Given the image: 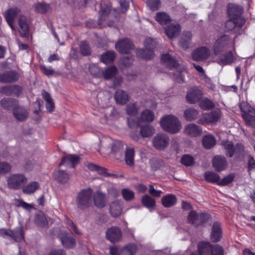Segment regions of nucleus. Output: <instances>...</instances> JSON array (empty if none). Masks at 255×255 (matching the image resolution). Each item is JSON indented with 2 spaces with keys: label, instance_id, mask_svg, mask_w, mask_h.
I'll return each instance as SVG.
<instances>
[{
  "label": "nucleus",
  "instance_id": "f257e3e1",
  "mask_svg": "<svg viewBox=\"0 0 255 255\" xmlns=\"http://www.w3.org/2000/svg\"><path fill=\"white\" fill-rule=\"evenodd\" d=\"M235 49V41L229 35L224 34L217 38L214 43L213 51L215 55H218L229 50Z\"/></svg>",
  "mask_w": 255,
  "mask_h": 255
},
{
  "label": "nucleus",
  "instance_id": "f03ea898",
  "mask_svg": "<svg viewBox=\"0 0 255 255\" xmlns=\"http://www.w3.org/2000/svg\"><path fill=\"white\" fill-rule=\"evenodd\" d=\"M160 123L163 129L170 133L178 132L182 128L181 122L173 115L163 117L161 118Z\"/></svg>",
  "mask_w": 255,
  "mask_h": 255
},
{
  "label": "nucleus",
  "instance_id": "7ed1b4c3",
  "mask_svg": "<svg viewBox=\"0 0 255 255\" xmlns=\"http://www.w3.org/2000/svg\"><path fill=\"white\" fill-rule=\"evenodd\" d=\"M27 182V178L22 173H13L7 178L8 188L14 190L22 189Z\"/></svg>",
  "mask_w": 255,
  "mask_h": 255
},
{
  "label": "nucleus",
  "instance_id": "20e7f679",
  "mask_svg": "<svg viewBox=\"0 0 255 255\" xmlns=\"http://www.w3.org/2000/svg\"><path fill=\"white\" fill-rule=\"evenodd\" d=\"M156 46V42L155 40L151 38H147L144 41L145 49H137L136 54L140 58L149 60L154 56L153 50Z\"/></svg>",
  "mask_w": 255,
  "mask_h": 255
},
{
  "label": "nucleus",
  "instance_id": "39448f33",
  "mask_svg": "<svg viewBox=\"0 0 255 255\" xmlns=\"http://www.w3.org/2000/svg\"><path fill=\"white\" fill-rule=\"evenodd\" d=\"M92 196L93 190L90 188L79 192L76 199L78 208L85 209L90 207L92 204Z\"/></svg>",
  "mask_w": 255,
  "mask_h": 255
},
{
  "label": "nucleus",
  "instance_id": "423d86ee",
  "mask_svg": "<svg viewBox=\"0 0 255 255\" xmlns=\"http://www.w3.org/2000/svg\"><path fill=\"white\" fill-rule=\"evenodd\" d=\"M240 106L241 110L244 113L242 117L247 125L255 128V110L245 102H242Z\"/></svg>",
  "mask_w": 255,
  "mask_h": 255
},
{
  "label": "nucleus",
  "instance_id": "0eeeda50",
  "mask_svg": "<svg viewBox=\"0 0 255 255\" xmlns=\"http://www.w3.org/2000/svg\"><path fill=\"white\" fill-rule=\"evenodd\" d=\"M210 215L204 213H197L195 211H190L188 216V222L195 227L201 226L206 223L210 219Z\"/></svg>",
  "mask_w": 255,
  "mask_h": 255
},
{
  "label": "nucleus",
  "instance_id": "6e6552de",
  "mask_svg": "<svg viewBox=\"0 0 255 255\" xmlns=\"http://www.w3.org/2000/svg\"><path fill=\"white\" fill-rule=\"evenodd\" d=\"M221 116V112L220 110L212 111L210 113L202 114L199 119L198 123L201 125L214 124L220 120Z\"/></svg>",
  "mask_w": 255,
  "mask_h": 255
},
{
  "label": "nucleus",
  "instance_id": "1a4fd4ad",
  "mask_svg": "<svg viewBox=\"0 0 255 255\" xmlns=\"http://www.w3.org/2000/svg\"><path fill=\"white\" fill-rule=\"evenodd\" d=\"M169 138L165 133L156 135L152 139L153 146L158 150H163L169 145Z\"/></svg>",
  "mask_w": 255,
  "mask_h": 255
},
{
  "label": "nucleus",
  "instance_id": "9d476101",
  "mask_svg": "<svg viewBox=\"0 0 255 255\" xmlns=\"http://www.w3.org/2000/svg\"><path fill=\"white\" fill-rule=\"evenodd\" d=\"M211 52L209 48L202 46L195 49L192 53V59L196 61H203L207 59Z\"/></svg>",
  "mask_w": 255,
  "mask_h": 255
},
{
  "label": "nucleus",
  "instance_id": "9b49d317",
  "mask_svg": "<svg viewBox=\"0 0 255 255\" xmlns=\"http://www.w3.org/2000/svg\"><path fill=\"white\" fill-rule=\"evenodd\" d=\"M122 237L121 230L117 227H111L108 229L106 232V239L113 243L120 241Z\"/></svg>",
  "mask_w": 255,
  "mask_h": 255
},
{
  "label": "nucleus",
  "instance_id": "f8f14e48",
  "mask_svg": "<svg viewBox=\"0 0 255 255\" xmlns=\"http://www.w3.org/2000/svg\"><path fill=\"white\" fill-rule=\"evenodd\" d=\"M202 92L199 87L191 88L187 93L186 98L187 102L190 104H194L199 102L201 99Z\"/></svg>",
  "mask_w": 255,
  "mask_h": 255
},
{
  "label": "nucleus",
  "instance_id": "ddd939ff",
  "mask_svg": "<svg viewBox=\"0 0 255 255\" xmlns=\"http://www.w3.org/2000/svg\"><path fill=\"white\" fill-rule=\"evenodd\" d=\"M132 47L133 44L128 38L119 39L115 44L116 49L122 54L128 53Z\"/></svg>",
  "mask_w": 255,
  "mask_h": 255
},
{
  "label": "nucleus",
  "instance_id": "4468645a",
  "mask_svg": "<svg viewBox=\"0 0 255 255\" xmlns=\"http://www.w3.org/2000/svg\"><path fill=\"white\" fill-rule=\"evenodd\" d=\"M19 78L18 73L14 71H9L0 74V82L2 83H14Z\"/></svg>",
  "mask_w": 255,
  "mask_h": 255
},
{
  "label": "nucleus",
  "instance_id": "2eb2a0df",
  "mask_svg": "<svg viewBox=\"0 0 255 255\" xmlns=\"http://www.w3.org/2000/svg\"><path fill=\"white\" fill-rule=\"evenodd\" d=\"M20 12V9L17 7H12L7 9L4 13V16L12 30H14L13 21L17 14Z\"/></svg>",
  "mask_w": 255,
  "mask_h": 255
},
{
  "label": "nucleus",
  "instance_id": "dca6fc26",
  "mask_svg": "<svg viewBox=\"0 0 255 255\" xmlns=\"http://www.w3.org/2000/svg\"><path fill=\"white\" fill-rule=\"evenodd\" d=\"M232 51V50H229L217 55L218 57V63L223 66L232 63L234 61V58Z\"/></svg>",
  "mask_w": 255,
  "mask_h": 255
},
{
  "label": "nucleus",
  "instance_id": "f3484780",
  "mask_svg": "<svg viewBox=\"0 0 255 255\" xmlns=\"http://www.w3.org/2000/svg\"><path fill=\"white\" fill-rule=\"evenodd\" d=\"M222 235L221 224L218 222H215L213 223L210 235L211 241L214 243L219 242L221 240Z\"/></svg>",
  "mask_w": 255,
  "mask_h": 255
},
{
  "label": "nucleus",
  "instance_id": "a211bd4d",
  "mask_svg": "<svg viewBox=\"0 0 255 255\" xmlns=\"http://www.w3.org/2000/svg\"><path fill=\"white\" fill-rule=\"evenodd\" d=\"M100 6L101 10L99 11L100 18L99 24L101 25L103 24V22L106 21L109 16V14L111 8L108 2L107 3L105 1H102Z\"/></svg>",
  "mask_w": 255,
  "mask_h": 255
},
{
  "label": "nucleus",
  "instance_id": "6ab92c4d",
  "mask_svg": "<svg viewBox=\"0 0 255 255\" xmlns=\"http://www.w3.org/2000/svg\"><path fill=\"white\" fill-rule=\"evenodd\" d=\"M13 116L17 121L23 122L27 119L28 112L25 108L18 105L13 110Z\"/></svg>",
  "mask_w": 255,
  "mask_h": 255
},
{
  "label": "nucleus",
  "instance_id": "aec40b11",
  "mask_svg": "<svg viewBox=\"0 0 255 255\" xmlns=\"http://www.w3.org/2000/svg\"><path fill=\"white\" fill-rule=\"evenodd\" d=\"M243 11L242 7L238 5L230 3L228 6V13L231 18H242L241 17Z\"/></svg>",
  "mask_w": 255,
  "mask_h": 255
},
{
  "label": "nucleus",
  "instance_id": "412c9836",
  "mask_svg": "<svg viewBox=\"0 0 255 255\" xmlns=\"http://www.w3.org/2000/svg\"><path fill=\"white\" fill-rule=\"evenodd\" d=\"M185 134L191 137H196L202 133V128L194 124H189L184 128Z\"/></svg>",
  "mask_w": 255,
  "mask_h": 255
},
{
  "label": "nucleus",
  "instance_id": "4be33fe9",
  "mask_svg": "<svg viewBox=\"0 0 255 255\" xmlns=\"http://www.w3.org/2000/svg\"><path fill=\"white\" fill-rule=\"evenodd\" d=\"M93 201L95 205L99 208L104 207L107 203L106 194L100 191H97L94 193Z\"/></svg>",
  "mask_w": 255,
  "mask_h": 255
},
{
  "label": "nucleus",
  "instance_id": "5701e85b",
  "mask_svg": "<svg viewBox=\"0 0 255 255\" xmlns=\"http://www.w3.org/2000/svg\"><path fill=\"white\" fill-rule=\"evenodd\" d=\"M213 166L217 171L224 170L227 167V161L225 157L215 156L212 160Z\"/></svg>",
  "mask_w": 255,
  "mask_h": 255
},
{
  "label": "nucleus",
  "instance_id": "b1692460",
  "mask_svg": "<svg viewBox=\"0 0 255 255\" xmlns=\"http://www.w3.org/2000/svg\"><path fill=\"white\" fill-rule=\"evenodd\" d=\"M122 203L117 200L112 202L110 205V213L114 218L120 216L122 212Z\"/></svg>",
  "mask_w": 255,
  "mask_h": 255
},
{
  "label": "nucleus",
  "instance_id": "393cba45",
  "mask_svg": "<svg viewBox=\"0 0 255 255\" xmlns=\"http://www.w3.org/2000/svg\"><path fill=\"white\" fill-rule=\"evenodd\" d=\"M245 20L243 18L230 19L225 23V27L229 30H232L235 28H240L244 24Z\"/></svg>",
  "mask_w": 255,
  "mask_h": 255
},
{
  "label": "nucleus",
  "instance_id": "a878e982",
  "mask_svg": "<svg viewBox=\"0 0 255 255\" xmlns=\"http://www.w3.org/2000/svg\"><path fill=\"white\" fill-rule=\"evenodd\" d=\"M79 160L80 158L78 156L68 154L63 157L59 166L65 164L67 166H70L71 167L74 168L75 165L79 162Z\"/></svg>",
  "mask_w": 255,
  "mask_h": 255
},
{
  "label": "nucleus",
  "instance_id": "bb28decb",
  "mask_svg": "<svg viewBox=\"0 0 255 255\" xmlns=\"http://www.w3.org/2000/svg\"><path fill=\"white\" fill-rule=\"evenodd\" d=\"M181 27L178 24H172L167 26L164 30L168 38L171 39L176 37L179 34Z\"/></svg>",
  "mask_w": 255,
  "mask_h": 255
},
{
  "label": "nucleus",
  "instance_id": "cd10ccee",
  "mask_svg": "<svg viewBox=\"0 0 255 255\" xmlns=\"http://www.w3.org/2000/svg\"><path fill=\"white\" fill-rule=\"evenodd\" d=\"M59 239L63 247L67 249L73 248L76 245V241L72 237L69 236L67 233L61 234Z\"/></svg>",
  "mask_w": 255,
  "mask_h": 255
},
{
  "label": "nucleus",
  "instance_id": "c85d7f7f",
  "mask_svg": "<svg viewBox=\"0 0 255 255\" xmlns=\"http://www.w3.org/2000/svg\"><path fill=\"white\" fill-rule=\"evenodd\" d=\"M18 104V101L13 98H3L0 102L1 107L6 110L14 109Z\"/></svg>",
  "mask_w": 255,
  "mask_h": 255
},
{
  "label": "nucleus",
  "instance_id": "c756f323",
  "mask_svg": "<svg viewBox=\"0 0 255 255\" xmlns=\"http://www.w3.org/2000/svg\"><path fill=\"white\" fill-rule=\"evenodd\" d=\"M116 102L120 105H125L129 101V96L122 90H117L114 95Z\"/></svg>",
  "mask_w": 255,
  "mask_h": 255
},
{
  "label": "nucleus",
  "instance_id": "7c9ffc66",
  "mask_svg": "<svg viewBox=\"0 0 255 255\" xmlns=\"http://www.w3.org/2000/svg\"><path fill=\"white\" fill-rule=\"evenodd\" d=\"M34 11L37 13L45 14L51 9L50 5L45 2H37L33 5Z\"/></svg>",
  "mask_w": 255,
  "mask_h": 255
},
{
  "label": "nucleus",
  "instance_id": "2f4dec72",
  "mask_svg": "<svg viewBox=\"0 0 255 255\" xmlns=\"http://www.w3.org/2000/svg\"><path fill=\"white\" fill-rule=\"evenodd\" d=\"M18 31L22 37L26 36L29 32V27L25 17L21 16L18 19Z\"/></svg>",
  "mask_w": 255,
  "mask_h": 255
},
{
  "label": "nucleus",
  "instance_id": "473e14b6",
  "mask_svg": "<svg viewBox=\"0 0 255 255\" xmlns=\"http://www.w3.org/2000/svg\"><path fill=\"white\" fill-rule=\"evenodd\" d=\"M155 20L160 25H166L171 21V18L169 15L164 11L156 13L155 16Z\"/></svg>",
  "mask_w": 255,
  "mask_h": 255
},
{
  "label": "nucleus",
  "instance_id": "72a5a7b5",
  "mask_svg": "<svg viewBox=\"0 0 255 255\" xmlns=\"http://www.w3.org/2000/svg\"><path fill=\"white\" fill-rule=\"evenodd\" d=\"M191 38L192 34L191 32H184L179 41L180 46L183 49L188 48L190 46Z\"/></svg>",
  "mask_w": 255,
  "mask_h": 255
},
{
  "label": "nucleus",
  "instance_id": "f704fd0d",
  "mask_svg": "<svg viewBox=\"0 0 255 255\" xmlns=\"http://www.w3.org/2000/svg\"><path fill=\"white\" fill-rule=\"evenodd\" d=\"M161 60L170 68H177L178 66L177 61L169 54H163L161 56Z\"/></svg>",
  "mask_w": 255,
  "mask_h": 255
},
{
  "label": "nucleus",
  "instance_id": "c9c22d12",
  "mask_svg": "<svg viewBox=\"0 0 255 255\" xmlns=\"http://www.w3.org/2000/svg\"><path fill=\"white\" fill-rule=\"evenodd\" d=\"M162 205L166 208L172 207L177 202V198L173 194H167L161 198Z\"/></svg>",
  "mask_w": 255,
  "mask_h": 255
},
{
  "label": "nucleus",
  "instance_id": "e433bc0d",
  "mask_svg": "<svg viewBox=\"0 0 255 255\" xmlns=\"http://www.w3.org/2000/svg\"><path fill=\"white\" fill-rule=\"evenodd\" d=\"M199 116V112L196 109L189 108L186 109L184 112V118L188 122H192L196 120Z\"/></svg>",
  "mask_w": 255,
  "mask_h": 255
},
{
  "label": "nucleus",
  "instance_id": "4c0bfd02",
  "mask_svg": "<svg viewBox=\"0 0 255 255\" xmlns=\"http://www.w3.org/2000/svg\"><path fill=\"white\" fill-rule=\"evenodd\" d=\"M134 150L132 147L127 146L125 152V161L129 166H134Z\"/></svg>",
  "mask_w": 255,
  "mask_h": 255
},
{
  "label": "nucleus",
  "instance_id": "58836bf2",
  "mask_svg": "<svg viewBox=\"0 0 255 255\" xmlns=\"http://www.w3.org/2000/svg\"><path fill=\"white\" fill-rule=\"evenodd\" d=\"M9 237L13 239L15 242H19L24 240V235L22 227H19L14 230H11Z\"/></svg>",
  "mask_w": 255,
  "mask_h": 255
},
{
  "label": "nucleus",
  "instance_id": "ea45409f",
  "mask_svg": "<svg viewBox=\"0 0 255 255\" xmlns=\"http://www.w3.org/2000/svg\"><path fill=\"white\" fill-rule=\"evenodd\" d=\"M54 177L58 182L61 183L67 182L69 179V175L64 171L58 170L54 171L53 173Z\"/></svg>",
  "mask_w": 255,
  "mask_h": 255
},
{
  "label": "nucleus",
  "instance_id": "a19ab883",
  "mask_svg": "<svg viewBox=\"0 0 255 255\" xmlns=\"http://www.w3.org/2000/svg\"><path fill=\"white\" fill-rule=\"evenodd\" d=\"M212 246L209 242H201L199 243L198 245V253L201 255L211 253Z\"/></svg>",
  "mask_w": 255,
  "mask_h": 255
},
{
  "label": "nucleus",
  "instance_id": "79ce46f5",
  "mask_svg": "<svg viewBox=\"0 0 255 255\" xmlns=\"http://www.w3.org/2000/svg\"><path fill=\"white\" fill-rule=\"evenodd\" d=\"M202 143L205 148L210 149L216 144V140L213 135L207 134L203 137Z\"/></svg>",
  "mask_w": 255,
  "mask_h": 255
},
{
  "label": "nucleus",
  "instance_id": "37998d69",
  "mask_svg": "<svg viewBox=\"0 0 255 255\" xmlns=\"http://www.w3.org/2000/svg\"><path fill=\"white\" fill-rule=\"evenodd\" d=\"M136 246L129 244L123 247L119 252V255H134L136 252Z\"/></svg>",
  "mask_w": 255,
  "mask_h": 255
},
{
  "label": "nucleus",
  "instance_id": "c03bdc74",
  "mask_svg": "<svg viewBox=\"0 0 255 255\" xmlns=\"http://www.w3.org/2000/svg\"><path fill=\"white\" fill-rule=\"evenodd\" d=\"M34 223L38 227L42 228L47 227L48 224L45 215L42 212L35 215Z\"/></svg>",
  "mask_w": 255,
  "mask_h": 255
},
{
  "label": "nucleus",
  "instance_id": "a18cd8bd",
  "mask_svg": "<svg viewBox=\"0 0 255 255\" xmlns=\"http://www.w3.org/2000/svg\"><path fill=\"white\" fill-rule=\"evenodd\" d=\"M222 146L226 151V155L229 157H232L235 153V149L231 141L223 140L221 142Z\"/></svg>",
  "mask_w": 255,
  "mask_h": 255
},
{
  "label": "nucleus",
  "instance_id": "49530a36",
  "mask_svg": "<svg viewBox=\"0 0 255 255\" xmlns=\"http://www.w3.org/2000/svg\"><path fill=\"white\" fill-rule=\"evenodd\" d=\"M141 203L144 206L150 209L155 206L156 202L154 199L148 195H144L141 198Z\"/></svg>",
  "mask_w": 255,
  "mask_h": 255
},
{
  "label": "nucleus",
  "instance_id": "de8ad7c7",
  "mask_svg": "<svg viewBox=\"0 0 255 255\" xmlns=\"http://www.w3.org/2000/svg\"><path fill=\"white\" fill-rule=\"evenodd\" d=\"M205 180L210 183H217L219 181L220 176L213 171H206L204 173Z\"/></svg>",
  "mask_w": 255,
  "mask_h": 255
},
{
  "label": "nucleus",
  "instance_id": "09e8293b",
  "mask_svg": "<svg viewBox=\"0 0 255 255\" xmlns=\"http://www.w3.org/2000/svg\"><path fill=\"white\" fill-rule=\"evenodd\" d=\"M139 133L143 137H148L154 133V128L150 126L145 125L140 128Z\"/></svg>",
  "mask_w": 255,
  "mask_h": 255
},
{
  "label": "nucleus",
  "instance_id": "8fccbe9b",
  "mask_svg": "<svg viewBox=\"0 0 255 255\" xmlns=\"http://www.w3.org/2000/svg\"><path fill=\"white\" fill-rule=\"evenodd\" d=\"M154 119V114L150 110H145L141 113L140 121L144 122L150 123Z\"/></svg>",
  "mask_w": 255,
  "mask_h": 255
},
{
  "label": "nucleus",
  "instance_id": "3c124183",
  "mask_svg": "<svg viewBox=\"0 0 255 255\" xmlns=\"http://www.w3.org/2000/svg\"><path fill=\"white\" fill-rule=\"evenodd\" d=\"M199 106L203 110H209L215 106L211 100L206 98H203L200 99L199 102Z\"/></svg>",
  "mask_w": 255,
  "mask_h": 255
},
{
  "label": "nucleus",
  "instance_id": "603ef678",
  "mask_svg": "<svg viewBox=\"0 0 255 255\" xmlns=\"http://www.w3.org/2000/svg\"><path fill=\"white\" fill-rule=\"evenodd\" d=\"M150 165L153 171L161 169L165 165L164 161L159 158H153L150 161Z\"/></svg>",
  "mask_w": 255,
  "mask_h": 255
},
{
  "label": "nucleus",
  "instance_id": "864d4df0",
  "mask_svg": "<svg viewBox=\"0 0 255 255\" xmlns=\"http://www.w3.org/2000/svg\"><path fill=\"white\" fill-rule=\"evenodd\" d=\"M117 69L115 66H111L105 69L102 72L103 77L106 80H108L114 77L117 73Z\"/></svg>",
  "mask_w": 255,
  "mask_h": 255
},
{
  "label": "nucleus",
  "instance_id": "5fc2aeb1",
  "mask_svg": "<svg viewBox=\"0 0 255 255\" xmlns=\"http://www.w3.org/2000/svg\"><path fill=\"white\" fill-rule=\"evenodd\" d=\"M116 57L114 51H108L101 56V60L105 64H110L113 62Z\"/></svg>",
  "mask_w": 255,
  "mask_h": 255
},
{
  "label": "nucleus",
  "instance_id": "6e6d98bb",
  "mask_svg": "<svg viewBox=\"0 0 255 255\" xmlns=\"http://www.w3.org/2000/svg\"><path fill=\"white\" fill-rule=\"evenodd\" d=\"M121 194L123 199L129 202L134 199V193L128 188H123L122 189Z\"/></svg>",
  "mask_w": 255,
  "mask_h": 255
},
{
  "label": "nucleus",
  "instance_id": "4d7b16f0",
  "mask_svg": "<svg viewBox=\"0 0 255 255\" xmlns=\"http://www.w3.org/2000/svg\"><path fill=\"white\" fill-rule=\"evenodd\" d=\"M39 184L37 182H32L22 188V191L27 194L34 192L39 188Z\"/></svg>",
  "mask_w": 255,
  "mask_h": 255
},
{
  "label": "nucleus",
  "instance_id": "13d9d810",
  "mask_svg": "<svg viewBox=\"0 0 255 255\" xmlns=\"http://www.w3.org/2000/svg\"><path fill=\"white\" fill-rule=\"evenodd\" d=\"M66 224L67 226V228L70 231V232L73 234H75L77 235H80V232L78 230L77 226L74 224L72 221H71L69 218H66Z\"/></svg>",
  "mask_w": 255,
  "mask_h": 255
},
{
  "label": "nucleus",
  "instance_id": "bf43d9fd",
  "mask_svg": "<svg viewBox=\"0 0 255 255\" xmlns=\"http://www.w3.org/2000/svg\"><path fill=\"white\" fill-rule=\"evenodd\" d=\"M81 53L84 56L89 55L91 53L90 45L85 41H82L80 44Z\"/></svg>",
  "mask_w": 255,
  "mask_h": 255
},
{
  "label": "nucleus",
  "instance_id": "052dcab7",
  "mask_svg": "<svg viewBox=\"0 0 255 255\" xmlns=\"http://www.w3.org/2000/svg\"><path fill=\"white\" fill-rule=\"evenodd\" d=\"M147 4L151 10L155 11L160 8L161 1L160 0H147Z\"/></svg>",
  "mask_w": 255,
  "mask_h": 255
},
{
  "label": "nucleus",
  "instance_id": "680f3d73",
  "mask_svg": "<svg viewBox=\"0 0 255 255\" xmlns=\"http://www.w3.org/2000/svg\"><path fill=\"white\" fill-rule=\"evenodd\" d=\"M138 109L135 104L129 103L127 106V114L130 116H135L137 114Z\"/></svg>",
  "mask_w": 255,
  "mask_h": 255
},
{
  "label": "nucleus",
  "instance_id": "e2e57ef3",
  "mask_svg": "<svg viewBox=\"0 0 255 255\" xmlns=\"http://www.w3.org/2000/svg\"><path fill=\"white\" fill-rule=\"evenodd\" d=\"M224 250L219 245H213L211 255H224Z\"/></svg>",
  "mask_w": 255,
  "mask_h": 255
},
{
  "label": "nucleus",
  "instance_id": "0e129e2a",
  "mask_svg": "<svg viewBox=\"0 0 255 255\" xmlns=\"http://www.w3.org/2000/svg\"><path fill=\"white\" fill-rule=\"evenodd\" d=\"M234 177L235 176L233 174H229L225 176L223 179H219V181L218 182V185L221 186L226 185L231 183L233 181Z\"/></svg>",
  "mask_w": 255,
  "mask_h": 255
},
{
  "label": "nucleus",
  "instance_id": "69168bd1",
  "mask_svg": "<svg viewBox=\"0 0 255 255\" xmlns=\"http://www.w3.org/2000/svg\"><path fill=\"white\" fill-rule=\"evenodd\" d=\"M11 166L6 162L0 161V174H4L10 171Z\"/></svg>",
  "mask_w": 255,
  "mask_h": 255
},
{
  "label": "nucleus",
  "instance_id": "338daca9",
  "mask_svg": "<svg viewBox=\"0 0 255 255\" xmlns=\"http://www.w3.org/2000/svg\"><path fill=\"white\" fill-rule=\"evenodd\" d=\"M14 204L16 207H21L23 209L27 210H30L32 208V206L30 204L25 202L21 199H15Z\"/></svg>",
  "mask_w": 255,
  "mask_h": 255
},
{
  "label": "nucleus",
  "instance_id": "774afa93",
  "mask_svg": "<svg viewBox=\"0 0 255 255\" xmlns=\"http://www.w3.org/2000/svg\"><path fill=\"white\" fill-rule=\"evenodd\" d=\"M194 159L189 155H184L181 159V162L185 166H190L193 163Z\"/></svg>",
  "mask_w": 255,
  "mask_h": 255
}]
</instances>
